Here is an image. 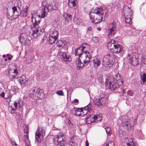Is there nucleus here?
<instances>
[{
	"label": "nucleus",
	"instance_id": "5701e85b",
	"mask_svg": "<svg viewBox=\"0 0 146 146\" xmlns=\"http://www.w3.org/2000/svg\"><path fill=\"white\" fill-rule=\"evenodd\" d=\"M8 110L9 112L11 114L16 113L17 115L18 113L19 112L16 108H13L12 107L10 106L8 107Z\"/></svg>",
	"mask_w": 146,
	"mask_h": 146
},
{
	"label": "nucleus",
	"instance_id": "ea45409f",
	"mask_svg": "<svg viewBox=\"0 0 146 146\" xmlns=\"http://www.w3.org/2000/svg\"><path fill=\"white\" fill-rule=\"evenodd\" d=\"M76 115L78 116H82V108H78V110L76 111Z\"/></svg>",
	"mask_w": 146,
	"mask_h": 146
},
{
	"label": "nucleus",
	"instance_id": "39448f33",
	"mask_svg": "<svg viewBox=\"0 0 146 146\" xmlns=\"http://www.w3.org/2000/svg\"><path fill=\"white\" fill-rule=\"evenodd\" d=\"M13 11V14L11 15L9 12L7 13V16L8 17H11V19H16L21 15V11L20 7L18 6H14L12 8Z\"/></svg>",
	"mask_w": 146,
	"mask_h": 146
},
{
	"label": "nucleus",
	"instance_id": "774afa93",
	"mask_svg": "<svg viewBox=\"0 0 146 146\" xmlns=\"http://www.w3.org/2000/svg\"><path fill=\"white\" fill-rule=\"evenodd\" d=\"M71 123H72V122L70 119H68V122H67L68 124L70 125Z\"/></svg>",
	"mask_w": 146,
	"mask_h": 146
},
{
	"label": "nucleus",
	"instance_id": "13d9d810",
	"mask_svg": "<svg viewBox=\"0 0 146 146\" xmlns=\"http://www.w3.org/2000/svg\"><path fill=\"white\" fill-rule=\"evenodd\" d=\"M81 22V19H80L77 18L76 20L75 21V23L76 24H78Z\"/></svg>",
	"mask_w": 146,
	"mask_h": 146
},
{
	"label": "nucleus",
	"instance_id": "bf43d9fd",
	"mask_svg": "<svg viewBox=\"0 0 146 146\" xmlns=\"http://www.w3.org/2000/svg\"><path fill=\"white\" fill-rule=\"evenodd\" d=\"M127 94L128 95H129L130 96H131L133 95V94L132 91L129 90L127 92Z\"/></svg>",
	"mask_w": 146,
	"mask_h": 146
},
{
	"label": "nucleus",
	"instance_id": "680f3d73",
	"mask_svg": "<svg viewBox=\"0 0 146 146\" xmlns=\"http://www.w3.org/2000/svg\"><path fill=\"white\" fill-rule=\"evenodd\" d=\"M103 15H101L99 14H96V16H96V17H97L98 18H99V17H100V19H101L102 20V19H103L102 17H103Z\"/></svg>",
	"mask_w": 146,
	"mask_h": 146
},
{
	"label": "nucleus",
	"instance_id": "4be33fe9",
	"mask_svg": "<svg viewBox=\"0 0 146 146\" xmlns=\"http://www.w3.org/2000/svg\"><path fill=\"white\" fill-rule=\"evenodd\" d=\"M116 42L115 40H111L110 41L108 42L107 44V46L108 49L110 50L111 51L113 47L114 46H115V44Z\"/></svg>",
	"mask_w": 146,
	"mask_h": 146
},
{
	"label": "nucleus",
	"instance_id": "3c124183",
	"mask_svg": "<svg viewBox=\"0 0 146 146\" xmlns=\"http://www.w3.org/2000/svg\"><path fill=\"white\" fill-rule=\"evenodd\" d=\"M56 93L57 94L60 96H62L63 95V93L62 91L60 90L57 91Z\"/></svg>",
	"mask_w": 146,
	"mask_h": 146
},
{
	"label": "nucleus",
	"instance_id": "5fc2aeb1",
	"mask_svg": "<svg viewBox=\"0 0 146 146\" xmlns=\"http://www.w3.org/2000/svg\"><path fill=\"white\" fill-rule=\"evenodd\" d=\"M109 145V146H114V143L112 141H109L107 142Z\"/></svg>",
	"mask_w": 146,
	"mask_h": 146
},
{
	"label": "nucleus",
	"instance_id": "423d86ee",
	"mask_svg": "<svg viewBox=\"0 0 146 146\" xmlns=\"http://www.w3.org/2000/svg\"><path fill=\"white\" fill-rule=\"evenodd\" d=\"M114 62L112 60V57L111 56L110 54H107L103 58L102 64L106 66V65H108L110 67L113 66Z\"/></svg>",
	"mask_w": 146,
	"mask_h": 146
},
{
	"label": "nucleus",
	"instance_id": "a878e982",
	"mask_svg": "<svg viewBox=\"0 0 146 146\" xmlns=\"http://www.w3.org/2000/svg\"><path fill=\"white\" fill-rule=\"evenodd\" d=\"M94 117L93 115H90L86 117V122L88 124H90L94 121Z\"/></svg>",
	"mask_w": 146,
	"mask_h": 146
},
{
	"label": "nucleus",
	"instance_id": "6ab92c4d",
	"mask_svg": "<svg viewBox=\"0 0 146 146\" xmlns=\"http://www.w3.org/2000/svg\"><path fill=\"white\" fill-rule=\"evenodd\" d=\"M112 27L110 29V34L111 35H114L116 32L117 25L115 22H113L111 24Z\"/></svg>",
	"mask_w": 146,
	"mask_h": 146
},
{
	"label": "nucleus",
	"instance_id": "e2e57ef3",
	"mask_svg": "<svg viewBox=\"0 0 146 146\" xmlns=\"http://www.w3.org/2000/svg\"><path fill=\"white\" fill-rule=\"evenodd\" d=\"M0 96H1L2 97L4 98H5V92L4 93V92H3L1 94H0Z\"/></svg>",
	"mask_w": 146,
	"mask_h": 146
},
{
	"label": "nucleus",
	"instance_id": "2f4dec72",
	"mask_svg": "<svg viewBox=\"0 0 146 146\" xmlns=\"http://www.w3.org/2000/svg\"><path fill=\"white\" fill-rule=\"evenodd\" d=\"M49 39L48 40L49 43L50 44H52L54 43L55 41L56 40L55 38L52 37V36L50 35L49 36Z\"/></svg>",
	"mask_w": 146,
	"mask_h": 146
},
{
	"label": "nucleus",
	"instance_id": "49530a36",
	"mask_svg": "<svg viewBox=\"0 0 146 146\" xmlns=\"http://www.w3.org/2000/svg\"><path fill=\"white\" fill-rule=\"evenodd\" d=\"M51 6V5L50 3L48 4H47L46 7H45V9H47V12L49 11H50L52 10L51 8H50V7Z\"/></svg>",
	"mask_w": 146,
	"mask_h": 146
},
{
	"label": "nucleus",
	"instance_id": "cd10ccee",
	"mask_svg": "<svg viewBox=\"0 0 146 146\" xmlns=\"http://www.w3.org/2000/svg\"><path fill=\"white\" fill-rule=\"evenodd\" d=\"M65 43L66 42L64 41L63 42L62 40H60L57 42L56 44L58 47H60L65 46L66 44Z\"/></svg>",
	"mask_w": 146,
	"mask_h": 146
},
{
	"label": "nucleus",
	"instance_id": "c03bdc74",
	"mask_svg": "<svg viewBox=\"0 0 146 146\" xmlns=\"http://www.w3.org/2000/svg\"><path fill=\"white\" fill-rule=\"evenodd\" d=\"M141 79L143 83H144L146 81V74L143 73L142 75H141Z\"/></svg>",
	"mask_w": 146,
	"mask_h": 146
},
{
	"label": "nucleus",
	"instance_id": "0e129e2a",
	"mask_svg": "<svg viewBox=\"0 0 146 146\" xmlns=\"http://www.w3.org/2000/svg\"><path fill=\"white\" fill-rule=\"evenodd\" d=\"M11 142L13 145H14L15 146H17V144L15 143V142L12 140H11Z\"/></svg>",
	"mask_w": 146,
	"mask_h": 146
},
{
	"label": "nucleus",
	"instance_id": "4d7b16f0",
	"mask_svg": "<svg viewBox=\"0 0 146 146\" xmlns=\"http://www.w3.org/2000/svg\"><path fill=\"white\" fill-rule=\"evenodd\" d=\"M26 36V38H27V35L26 33L21 34L20 35V37L22 38V37H25V36Z\"/></svg>",
	"mask_w": 146,
	"mask_h": 146
},
{
	"label": "nucleus",
	"instance_id": "412c9836",
	"mask_svg": "<svg viewBox=\"0 0 146 146\" xmlns=\"http://www.w3.org/2000/svg\"><path fill=\"white\" fill-rule=\"evenodd\" d=\"M124 16L125 17H131L133 14L132 10L127 7L126 10H124Z\"/></svg>",
	"mask_w": 146,
	"mask_h": 146
},
{
	"label": "nucleus",
	"instance_id": "393cba45",
	"mask_svg": "<svg viewBox=\"0 0 146 146\" xmlns=\"http://www.w3.org/2000/svg\"><path fill=\"white\" fill-rule=\"evenodd\" d=\"M102 115L101 114L95 115L93 117L94 122H96L98 121H101L102 120Z\"/></svg>",
	"mask_w": 146,
	"mask_h": 146
},
{
	"label": "nucleus",
	"instance_id": "f03ea898",
	"mask_svg": "<svg viewBox=\"0 0 146 146\" xmlns=\"http://www.w3.org/2000/svg\"><path fill=\"white\" fill-rule=\"evenodd\" d=\"M31 21L33 23V28L32 29L33 33L31 35L33 38H35L38 36H41L42 37L45 36V33L44 32V29L42 28H41L38 26V23H39L40 21L38 20L37 21L36 18L33 17V16L31 17ZM44 37H43L42 39L44 40Z\"/></svg>",
	"mask_w": 146,
	"mask_h": 146
},
{
	"label": "nucleus",
	"instance_id": "603ef678",
	"mask_svg": "<svg viewBox=\"0 0 146 146\" xmlns=\"http://www.w3.org/2000/svg\"><path fill=\"white\" fill-rule=\"evenodd\" d=\"M42 5L44 7H46L47 4V1L46 0H44L42 1Z\"/></svg>",
	"mask_w": 146,
	"mask_h": 146
},
{
	"label": "nucleus",
	"instance_id": "f3484780",
	"mask_svg": "<svg viewBox=\"0 0 146 146\" xmlns=\"http://www.w3.org/2000/svg\"><path fill=\"white\" fill-rule=\"evenodd\" d=\"M84 54L90 55L88 51L90 49V46L87 44H83L80 46Z\"/></svg>",
	"mask_w": 146,
	"mask_h": 146
},
{
	"label": "nucleus",
	"instance_id": "7ed1b4c3",
	"mask_svg": "<svg viewBox=\"0 0 146 146\" xmlns=\"http://www.w3.org/2000/svg\"><path fill=\"white\" fill-rule=\"evenodd\" d=\"M29 96L32 99L37 100L43 98L44 95L42 89L33 88L29 91Z\"/></svg>",
	"mask_w": 146,
	"mask_h": 146
},
{
	"label": "nucleus",
	"instance_id": "dca6fc26",
	"mask_svg": "<svg viewBox=\"0 0 146 146\" xmlns=\"http://www.w3.org/2000/svg\"><path fill=\"white\" fill-rule=\"evenodd\" d=\"M64 141L63 138L59 137L58 136H56L53 139L54 143L58 146H60V144H62H62H64Z\"/></svg>",
	"mask_w": 146,
	"mask_h": 146
},
{
	"label": "nucleus",
	"instance_id": "09e8293b",
	"mask_svg": "<svg viewBox=\"0 0 146 146\" xmlns=\"http://www.w3.org/2000/svg\"><path fill=\"white\" fill-rule=\"evenodd\" d=\"M125 21L127 23H129L131 21V18L130 17H125Z\"/></svg>",
	"mask_w": 146,
	"mask_h": 146
},
{
	"label": "nucleus",
	"instance_id": "7c9ffc66",
	"mask_svg": "<svg viewBox=\"0 0 146 146\" xmlns=\"http://www.w3.org/2000/svg\"><path fill=\"white\" fill-rule=\"evenodd\" d=\"M102 21V20L100 19V17L99 18L96 17L95 19L94 20H92V22L94 23H95L96 24L100 23L101 21Z\"/></svg>",
	"mask_w": 146,
	"mask_h": 146
},
{
	"label": "nucleus",
	"instance_id": "a18cd8bd",
	"mask_svg": "<svg viewBox=\"0 0 146 146\" xmlns=\"http://www.w3.org/2000/svg\"><path fill=\"white\" fill-rule=\"evenodd\" d=\"M25 37H22L21 38L20 36L19 37V42L22 44V43H24L25 42L26 40H27V38H26V36H25Z\"/></svg>",
	"mask_w": 146,
	"mask_h": 146
},
{
	"label": "nucleus",
	"instance_id": "aec40b11",
	"mask_svg": "<svg viewBox=\"0 0 146 146\" xmlns=\"http://www.w3.org/2000/svg\"><path fill=\"white\" fill-rule=\"evenodd\" d=\"M84 54V51L80 46L75 50V54L76 56H81Z\"/></svg>",
	"mask_w": 146,
	"mask_h": 146
},
{
	"label": "nucleus",
	"instance_id": "052dcab7",
	"mask_svg": "<svg viewBox=\"0 0 146 146\" xmlns=\"http://www.w3.org/2000/svg\"><path fill=\"white\" fill-rule=\"evenodd\" d=\"M56 136H58V137L63 138L64 135L62 133L60 132Z\"/></svg>",
	"mask_w": 146,
	"mask_h": 146
},
{
	"label": "nucleus",
	"instance_id": "0eeeda50",
	"mask_svg": "<svg viewBox=\"0 0 146 146\" xmlns=\"http://www.w3.org/2000/svg\"><path fill=\"white\" fill-rule=\"evenodd\" d=\"M23 104V101L20 100H17L14 102V107L16 108L17 110H19V112L17 113L18 117L21 116V114L23 111V108L22 107Z\"/></svg>",
	"mask_w": 146,
	"mask_h": 146
},
{
	"label": "nucleus",
	"instance_id": "f8f14e48",
	"mask_svg": "<svg viewBox=\"0 0 146 146\" xmlns=\"http://www.w3.org/2000/svg\"><path fill=\"white\" fill-rule=\"evenodd\" d=\"M127 118L126 116L122 117L121 121L122 126V127L127 129H129L131 126V125L129 120L126 119Z\"/></svg>",
	"mask_w": 146,
	"mask_h": 146
},
{
	"label": "nucleus",
	"instance_id": "b1692460",
	"mask_svg": "<svg viewBox=\"0 0 146 146\" xmlns=\"http://www.w3.org/2000/svg\"><path fill=\"white\" fill-rule=\"evenodd\" d=\"M76 1V0H68V6L70 8L76 7L77 5L75 2Z\"/></svg>",
	"mask_w": 146,
	"mask_h": 146
},
{
	"label": "nucleus",
	"instance_id": "864d4df0",
	"mask_svg": "<svg viewBox=\"0 0 146 146\" xmlns=\"http://www.w3.org/2000/svg\"><path fill=\"white\" fill-rule=\"evenodd\" d=\"M12 90L15 93H16L18 91L17 88L14 87L12 88Z\"/></svg>",
	"mask_w": 146,
	"mask_h": 146
},
{
	"label": "nucleus",
	"instance_id": "58836bf2",
	"mask_svg": "<svg viewBox=\"0 0 146 146\" xmlns=\"http://www.w3.org/2000/svg\"><path fill=\"white\" fill-rule=\"evenodd\" d=\"M59 6L58 3L54 4L52 5L51 7L52 10H56L58 9L59 7Z\"/></svg>",
	"mask_w": 146,
	"mask_h": 146
},
{
	"label": "nucleus",
	"instance_id": "f704fd0d",
	"mask_svg": "<svg viewBox=\"0 0 146 146\" xmlns=\"http://www.w3.org/2000/svg\"><path fill=\"white\" fill-rule=\"evenodd\" d=\"M92 12L94 13L95 15L98 14L101 15H104V13L101 10H99L98 9H97V8H95Z\"/></svg>",
	"mask_w": 146,
	"mask_h": 146
},
{
	"label": "nucleus",
	"instance_id": "f257e3e1",
	"mask_svg": "<svg viewBox=\"0 0 146 146\" xmlns=\"http://www.w3.org/2000/svg\"><path fill=\"white\" fill-rule=\"evenodd\" d=\"M116 76L117 78H114L113 76L108 77L106 83V86L111 91H113L117 89L119 86V84L121 86L123 85V83L122 77L120 76L119 74H118Z\"/></svg>",
	"mask_w": 146,
	"mask_h": 146
},
{
	"label": "nucleus",
	"instance_id": "c756f323",
	"mask_svg": "<svg viewBox=\"0 0 146 146\" xmlns=\"http://www.w3.org/2000/svg\"><path fill=\"white\" fill-rule=\"evenodd\" d=\"M5 99H9V101L10 102L11 101L10 100L11 99V94L9 90H6L5 91Z\"/></svg>",
	"mask_w": 146,
	"mask_h": 146
},
{
	"label": "nucleus",
	"instance_id": "a211bd4d",
	"mask_svg": "<svg viewBox=\"0 0 146 146\" xmlns=\"http://www.w3.org/2000/svg\"><path fill=\"white\" fill-rule=\"evenodd\" d=\"M28 78H26L24 76H22L20 77L19 80V82H20L22 86L24 87L26 84H27Z\"/></svg>",
	"mask_w": 146,
	"mask_h": 146
},
{
	"label": "nucleus",
	"instance_id": "de8ad7c7",
	"mask_svg": "<svg viewBox=\"0 0 146 146\" xmlns=\"http://www.w3.org/2000/svg\"><path fill=\"white\" fill-rule=\"evenodd\" d=\"M89 16L90 19H92V20H94L95 19L96 16V15H95L93 12H92V13L90 12Z\"/></svg>",
	"mask_w": 146,
	"mask_h": 146
},
{
	"label": "nucleus",
	"instance_id": "8fccbe9b",
	"mask_svg": "<svg viewBox=\"0 0 146 146\" xmlns=\"http://www.w3.org/2000/svg\"><path fill=\"white\" fill-rule=\"evenodd\" d=\"M92 40L94 43H97L99 41V38L98 37H94L92 39Z\"/></svg>",
	"mask_w": 146,
	"mask_h": 146
},
{
	"label": "nucleus",
	"instance_id": "6e6552de",
	"mask_svg": "<svg viewBox=\"0 0 146 146\" xmlns=\"http://www.w3.org/2000/svg\"><path fill=\"white\" fill-rule=\"evenodd\" d=\"M66 51V50H64L63 48L62 49H59L58 50V54L61 55L64 61L70 62L71 58L70 56L68 55V52Z\"/></svg>",
	"mask_w": 146,
	"mask_h": 146
},
{
	"label": "nucleus",
	"instance_id": "6e6d98bb",
	"mask_svg": "<svg viewBox=\"0 0 146 146\" xmlns=\"http://www.w3.org/2000/svg\"><path fill=\"white\" fill-rule=\"evenodd\" d=\"M106 130L107 133V134H109L110 133L111 129L109 127H108L106 128Z\"/></svg>",
	"mask_w": 146,
	"mask_h": 146
},
{
	"label": "nucleus",
	"instance_id": "72a5a7b5",
	"mask_svg": "<svg viewBox=\"0 0 146 146\" xmlns=\"http://www.w3.org/2000/svg\"><path fill=\"white\" fill-rule=\"evenodd\" d=\"M40 133H39L38 132H36V134L35 135V142H38L37 144L39 142V141H40V139L39 138L40 136Z\"/></svg>",
	"mask_w": 146,
	"mask_h": 146
},
{
	"label": "nucleus",
	"instance_id": "2eb2a0df",
	"mask_svg": "<svg viewBox=\"0 0 146 146\" xmlns=\"http://www.w3.org/2000/svg\"><path fill=\"white\" fill-rule=\"evenodd\" d=\"M24 137H23L24 141L26 143V145L29 146L30 143L28 137L29 131L27 126H26L24 130Z\"/></svg>",
	"mask_w": 146,
	"mask_h": 146
},
{
	"label": "nucleus",
	"instance_id": "4468645a",
	"mask_svg": "<svg viewBox=\"0 0 146 146\" xmlns=\"http://www.w3.org/2000/svg\"><path fill=\"white\" fill-rule=\"evenodd\" d=\"M115 46H114L113 49H112L111 51L114 53H118L120 52L123 50L122 46L118 44L117 42L115 43Z\"/></svg>",
	"mask_w": 146,
	"mask_h": 146
},
{
	"label": "nucleus",
	"instance_id": "c85d7f7f",
	"mask_svg": "<svg viewBox=\"0 0 146 146\" xmlns=\"http://www.w3.org/2000/svg\"><path fill=\"white\" fill-rule=\"evenodd\" d=\"M100 59L96 58L95 59H94L93 62H91L90 63H93L95 64H96V66H99L100 64Z\"/></svg>",
	"mask_w": 146,
	"mask_h": 146
},
{
	"label": "nucleus",
	"instance_id": "a19ab883",
	"mask_svg": "<svg viewBox=\"0 0 146 146\" xmlns=\"http://www.w3.org/2000/svg\"><path fill=\"white\" fill-rule=\"evenodd\" d=\"M69 145L70 146H77V143L75 142V141H73V138L71 139Z\"/></svg>",
	"mask_w": 146,
	"mask_h": 146
},
{
	"label": "nucleus",
	"instance_id": "9b49d317",
	"mask_svg": "<svg viewBox=\"0 0 146 146\" xmlns=\"http://www.w3.org/2000/svg\"><path fill=\"white\" fill-rule=\"evenodd\" d=\"M18 73V71L17 69H10L8 72L7 75L11 80H13L16 76Z\"/></svg>",
	"mask_w": 146,
	"mask_h": 146
},
{
	"label": "nucleus",
	"instance_id": "4c0bfd02",
	"mask_svg": "<svg viewBox=\"0 0 146 146\" xmlns=\"http://www.w3.org/2000/svg\"><path fill=\"white\" fill-rule=\"evenodd\" d=\"M78 108H74L70 111V113L72 115H75L76 114L77 111L78 110Z\"/></svg>",
	"mask_w": 146,
	"mask_h": 146
},
{
	"label": "nucleus",
	"instance_id": "1a4fd4ad",
	"mask_svg": "<svg viewBox=\"0 0 146 146\" xmlns=\"http://www.w3.org/2000/svg\"><path fill=\"white\" fill-rule=\"evenodd\" d=\"M96 100L97 102L95 103L96 105L98 106H99L100 105L104 106L106 103L108 102V96L104 95L100 98H99L98 100L97 99Z\"/></svg>",
	"mask_w": 146,
	"mask_h": 146
},
{
	"label": "nucleus",
	"instance_id": "20e7f679",
	"mask_svg": "<svg viewBox=\"0 0 146 146\" xmlns=\"http://www.w3.org/2000/svg\"><path fill=\"white\" fill-rule=\"evenodd\" d=\"M91 57L90 55L84 54L79 57V61L77 64V69H82L83 67L86 66L90 62V60Z\"/></svg>",
	"mask_w": 146,
	"mask_h": 146
},
{
	"label": "nucleus",
	"instance_id": "473e14b6",
	"mask_svg": "<svg viewBox=\"0 0 146 146\" xmlns=\"http://www.w3.org/2000/svg\"><path fill=\"white\" fill-rule=\"evenodd\" d=\"M42 12L41 13V16L42 18H44L47 14V9H45V7H44L42 9Z\"/></svg>",
	"mask_w": 146,
	"mask_h": 146
},
{
	"label": "nucleus",
	"instance_id": "c9c22d12",
	"mask_svg": "<svg viewBox=\"0 0 146 146\" xmlns=\"http://www.w3.org/2000/svg\"><path fill=\"white\" fill-rule=\"evenodd\" d=\"M50 35L52 36V37H53L55 38L56 39L58 38V33L56 31H54L51 35Z\"/></svg>",
	"mask_w": 146,
	"mask_h": 146
},
{
	"label": "nucleus",
	"instance_id": "69168bd1",
	"mask_svg": "<svg viewBox=\"0 0 146 146\" xmlns=\"http://www.w3.org/2000/svg\"><path fill=\"white\" fill-rule=\"evenodd\" d=\"M89 143L87 140H86L85 141V146H89Z\"/></svg>",
	"mask_w": 146,
	"mask_h": 146
},
{
	"label": "nucleus",
	"instance_id": "bb28decb",
	"mask_svg": "<svg viewBox=\"0 0 146 146\" xmlns=\"http://www.w3.org/2000/svg\"><path fill=\"white\" fill-rule=\"evenodd\" d=\"M28 7L27 6L25 7V9L23 10L22 12H21V16L22 17H25L27 15V10Z\"/></svg>",
	"mask_w": 146,
	"mask_h": 146
},
{
	"label": "nucleus",
	"instance_id": "37998d69",
	"mask_svg": "<svg viewBox=\"0 0 146 146\" xmlns=\"http://www.w3.org/2000/svg\"><path fill=\"white\" fill-rule=\"evenodd\" d=\"M72 18V16L70 14L66 13V20L68 22L71 21Z\"/></svg>",
	"mask_w": 146,
	"mask_h": 146
},
{
	"label": "nucleus",
	"instance_id": "338daca9",
	"mask_svg": "<svg viewBox=\"0 0 146 146\" xmlns=\"http://www.w3.org/2000/svg\"><path fill=\"white\" fill-rule=\"evenodd\" d=\"M129 142L131 143H130V144H131L132 145V144H133V143H133V140L131 139H130L129 140Z\"/></svg>",
	"mask_w": 146,
	"mask_h": 146
},
{
	"label": "nucleus",
	"instance_id": "e433bc0d",
	"mask_svg": "<svg viewBox=\"0 0 146 146\" xmlns=\"http://www.w3.org/2000/svg\"><path fill=\"white\" fill-rule=\"evenodd\" d=\"M122 146H137L136 144L133 143V144H130L129 143L127 142H122L121 144Z\"/></svg>",
	"mask_w": 146,
	"mask_h": 146
},
{
	"label": "nucleus",
	"instance_id": "ddd939ff",
	"mask_svg": "<svg viewBox=\"0 0 146 146\" xmlns=\"http://www.w3.org/2000/svg\"><path fill=\"white\" fill-rule=\"evenodd\" d=\"M92 104L90 103L84 108H82V116L86 115L88 112L92 110Z\"/></svg>",
	"mask_w": 146,
	"mask_h": 146
},
{
	"label": "nucleus",
	"instance_id": "79ce46f5",
	"mask_svg": "<svg viewBox=\"0 0 146 146\" xmlns=\"http://www.w3.org/2000/svg\"><path fill=\"white\" fill-rule=\"evenodd\" d=\"M59 25V21L57 19H55L53 22V25L54 28H57Z\"/></svg>",
	"mask_w": 146,
	"mask_h": 146
},
{
	"label": "nucleus",
	"instance_id": "9d476101",
	"mask_svg": "<svg viewBox=\"0 0 146 146\" xmlns=\"http://www.w3.org/2000/svg\"><path fill=\"white\" fill-rule=\"evenodd\" d=\"M128 59L129 60V63L134 66H137L139 64L138 61L133 54H128Z\"/></svg>",
	"mask_w": 146,
	"mask_h": 146
}]
</instances>
